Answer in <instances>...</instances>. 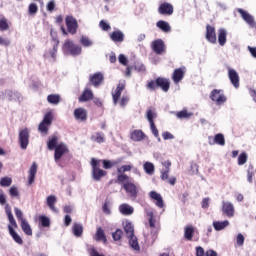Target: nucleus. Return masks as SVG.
I'll return each mask as SVG.
<instances>
[{
	"mask_svg": "<svg viewBox=\"0 0 256 256\" xmlns=\"http://www.w3.org/2000/svg\"><path fill=\"white\" fill-rule=\"evenodd\" d=\"M145 213L148 217V229L150 231V235L152 237V243L157 239V233H159V229H161L159 222L155 218V214L153 213V209L145 208Z\"/></svg>",
	"mask_w": 256,
	"mask_h": 256,
	"instance_id": "f257e3e1",
	"label": "nucleus"
},
{
	"mask_svg": "<svg viewBox=\"0 0 256 256\" xmlns=\"http://www.w3.org/2000/svg\"><path fill=\"white\" fill-rule=\"evenodd\" d=\"M63 51L69 55H72V57H79V55L83 53L81 46L75 44L73 40H66L64 42Z\"/></svg>",
	"mask_w": 256,
	"mask_h": 256,
	"instance_id": "f03ea898",
	"label": "nucleus"
},
{
	"mask_svg": "<svg viewBox=\"0 0 256 256\" xmlns=\"http://www.w3.org/2000/svg\"><path fill=\"white\" fill-rule=\"evenodd\" d=\"M100 163H101V160H97L95 158H92L91 160L92 179H94V181H101V178L107 175V171H104L100 168L101 167Z\"/></svg>",
	"mask_w": 256,
	"mask_h": 256,
	"instance_id": "7ed1b4c3",
	"label": "nucleus"
},
{
	"mask_svg": "<svg viewBox=\"0 0 256 256\" xmlns=\"http://www.w3.org/2000/svg\"><path fill=\"white\" fill-rule=\"evenodd\" d=\"M210 99L213 101V103H215V105H218L219 107L227 103V96H225V92L221 89L212 90L210 93Z\"/></svg>",
	"mask_w": 256,
	"mask_h": 256,
	"instance_id": "20e7f679",
	"label": "nucleus"
},
{
	"mask_svg": "<svg viewBox=\"0 0 256 256\" xmlns=\"http://www.w3.org/2000/svg\"><path fill=\"white\" fill-rule=\"evenodd\" d=\"M31 135V130L29 128H22L19 130L18 143L20 148L25 150L29 147V137Z\"/></svg>",
	"mask_w": 256,
	"mask_h": 256,
	"instance_id": "39448f33",
	"label": "nucleus"
},
{
	"mask_svg": "<svg viewBox=\"0 0 256 256\" xmlns=\"http://www.w3.org/2000/svg\"><path fill=\"white\" fill-rule=\"evenodd\" d=\"M146 119L150 123V129L154 137L158 139V141H161V137H159V130L157 129V126H155V122L153 119H157V113L155 111L149 109L146 112Z\"/></svg>",
	"mask_w": 256,
	"mask_h": 256,
	"instance_id": "423d86ee",
	"label": "nucleus"
},
{
	"mask_svg": "<svg viewBox=\"0 0 256 256\" xmlns=\"http://www.w3.org/2000/svg\"><path fill=\"white\" fill-rule=\"evenodd\" d=\"M51 123H53V112H48L45 114L42 122L39 124L38 131H40L42 135H47V133H49Z\"/></svg>",
	"mask_w": 256,
	"mask_h": 256,
	"instance_id": "0eeeda50",
	"label": "nucleus"
},
{
	"mask_svg": "<svg viewBox=\"0 0 256 256\" xmlns=\"http://www.w3.org/2000/svg\"><path fill=\"white\" fill-rule=\"evenodd\" d=\"M54 151V161L55 163H59L61 157H63L65 153H69V148L67 147V144L60 143L55 147Z\"/></svg>",
	"mask_w": 256,
	"mask_h": 256,
	"instance_id": "6e6552de",
	"label": "nucleus"
},
{
	"mask_svg": "<svg viewBox=\"0 0 256 256\" xmlns=\"http://www.w3.org/2000/svg\"><path fill=\"white\" fill-rule=\"evenodd\" d=\"M237 11L241 15L243 21H245V23H247L249 27H251L252 29H255L256 27L255 17H253V15L249 14V12L241 8H238Z\"/></svg>",
	"mask_w": 256,
	"mask_h": 256,
	"instance_id": "1a4fd4ad",
	"label": "nucleus"
},
{
	"mask_svg": "<svg viewBox=\"0 0 256 256\" xmlns=\"http://www.w3.org/2000/svg\"><path fill=\"white\" fill-rule=\"evenodd\" d=\"M222 213L226 217H235V206L229 201H222Z\"/></svg>",
	"mask_w": 256,
	"mask_h": 256,
	"instance_id": "9d476101",
	"label": "nucleus"
},
{
	"mask_svg": "<svg viewBox=\"0 0 256 256\" xmlns=\"http://www.w3.org/2000/svg\"><path fill=\"white\" fill-rule=\"evenodd\" d=\"M66 27H67L68 33H70L71 35H75V33H77V27H78L77 19H75L73 16H67Z\"/></svg>",
	"mask_w": 256,
	"mask_h": 256,
	"instance_id": "9b49d317",
	"label": "nucleus"
},
{
	"mask_svg": "<svg viewBox=\"0 0 256 256\" xmlns=\"http://www.w3.org/2000/svg\"><path fill=\"white\" fill-rule=\"evenodd\" d=\"M151 47L156 55H163L165 53V42L162 39L154 40Z\"/></svg>",
	"mask_w": 256,
	"mask_h": 256,
	"instance_id": "f8f14e48",
	"label": "nucleus"
},
{
	"mask_svg": "<svg viewBox=\"0 0 256 256\" xmlns=\"http://www.w3.org/2000/svg\"><path fill=\"white\" fill-rule=\"evenodd\" d=\"M187 69L185 67L177 68L174 70L172 74V80L174 81L175 85H179L183 78L185 77Z\"/></svg>",
	"mask_w": 256,
	"mask_h": 256,
	"instance_id": "ddd939ff",
	"label": "nucleus"
},
{
	"mask_svg": "<svg viewBox=\"0 0 256 256\" xmlns=\"http://www.w3.org/2000/svg\"><path fill=\"white\" fill-rule=\"evenodd\" d=\"M206 39L209 43L215 45L217 43V33L215 32V27L211 25L206 26Z\"/></svg>",
	"mask_w": 256,
	"mask_h": 256,
	"instance_id": "4468645a",
	"label": "nucleus"
},
{
	"mask_svg": "<svg viewBox=\"0 0 256 256\" xmlns=\"http://www.w3.org/2000/svg\"><path fill=\"white\" fill-rule=\"evenodd\" d=\"M228 78L230 79V83L235 87V89H239V73L235 71L233 68H228Z\"/></svg>",
	"mask_w": 256,
	"mask_h": 256,
	"instance_id": "2eb2a0df",
	"label": "nucleus"
},
{
	"mask_svg": "<svg viewBox=\"0 0 256 256\" xmlns=\"http://www.w3.org/2000/svg\"><path fill=\"white\" fill-rule=\"evenodd\" d=\"M44 59L50 63H55L57 59V46H53L44 52Z\"/></svg>",
	"mask_w": 256,
	"mask_h": 256,
	"instance_id": "dca6fc26",
	"label": "nucleus"
},
{
	"mask_svg": "<svg viewBox=\"0 0 256 256\" xmlns=\"http://www.w3.org/2000/svg\"><path fill=\"white\" fill-rule=\"evenodd\" d=\"M149 197L152 199V201H156L155 205L158 206L159 209H163L165 207V202L163 201L161 194L157 193L156 191H151L149 193Z\"/></svg>",
	"mask_w": 256,
	"mask_h": 256,
	"instance_id": "f3484780",
	"label": "nucleus"
},
{
	"mask_svg": "<svg viewBox=\"0 0 256 256\" xmlns=\"http://www.w3.org/2000/svg\"><path fill=\"white\" fill-rule=\"evenodd\" d=\"M160 15H171L173 13V5L167 2L162 3L158 8Z\"/></svg>",
	"mask_w": 256,
	"mask_h": 256,
	"instance_id": "a211bd4d",
	"label": "nucleus"
},
{
	"mask_svg": "<svg viewBox=\"0 0 256 256\" xmlns=\"http://www.w3.org/2000/svg\"><path fill=\"white\" fill-rule=\"evenodd\" d=\"M110 39L114 43H123L125 41V34L121 30H115L110 34Z\"/></svg>",
	"mask_w": 256,
	"mask_h": 256,
	"instance_id": "6ab92c4d",
	"label": "nucleus"
},
{
	"mask_svg": "<svg viewBox=\"0 0 256 256\" xmlns=\"http://www.w3.org/2000/svg\"><path fill=\"white\" fill-rule=\"evenodd\" d=\"M37 162H33L28 171V184L33 185L35 183V175H37Z\"/></svg>",
	"mask_w": 256,
	"mask_h": 256,
	"instance_id": "aec40b11",
	"label": "nucleus"
},
{
	"mask_svg": "<svg viewBox=\"0 0 256 256\" xmlns=\"http://www.w3.org/2000/svg\"><path fill=\"white\" fill-rule=\"evenodd\" d=\"M227 35H228L227 29L225 28L218 29V43L220 47H225L227 43Z\"/></svg>",
	"mask_w": 256,
	"mask_h": 256,
	"instance_id": "412c9836",
	"label": "nucleus"
},
{
	"mask_svg": "<svg viewBox=\"0 0 256 256\" xmlns=\"http://www.w3.org/2000/svg\"><path fill=\"white\" fill-rule=\"evenodd\" d=\"M74 118L76 119V121H87V110L84 108L75 109Z\"/></svg>",
	"mask_w": 256,
	"mask_h": 256,
	"instance_id": "4be33fe9",
	"label": "nucleus"
},
{
	"mask_svg": "<svg viewBox=\"0 0 256 256\" xmlns=\"http://www.w3.org/2000/svg\"><path fill=\"white\" fill-rule=\"evenodd\" d=\"M91 99H93V91L89 88H86L79 97L80 103H87V101H91Z\"/></svg>",
	"mask_w": 256,
	"mask_h": 256,
	"instance_id": "5701e85b",
	"label": "nucleus"
},
{
	"mask_svg": "<svg viewBox=\"0 0 256 256\" xmlns=\"http://www.w3.org/2000/svg\"><path fill=\"white\" fill-rule=\"evenodd\" d=\"M123 89H125V84L120 83V84H118L115 92L112 94L114 105H116V103H118V101L121 97V93H123Z\"/></svg>",
	"mask_w": 256,
	"mask_h": 256,
	"instance_id": "b1692460",
	"label": "nucleus"
},
{
	"mask_svg": "<svg viewBox=\"0 0 256 256\" xmlns=\"http://www.w3.org/2000/svg\"><path fill=\"white\" fill-rule=\"evenodd\" d=\"M123 187L131 197H137V186H135V184L127 182L123 185Z\"/></svg>",
	"mask_w": 256,
	"mask_h": 256,
	"instance_id": "393cba45",
	"label": "nucleus"
},
{
	"mask_svg": "<svg viewBox=\"0 0 256 256\" xmlns=\"http://www.w3.org/2000/svg\"><path fill=\"white\" fill-rule=\"evenodd\" d=\"M119 211L122 215L129 216L133 215L135 209L131 205L124 203L119 206Z\"/></svg>",
	"mask_w": 256,
	"mask_h": 256,
	"instance_id": "a878e982",
	"label": "nucleus"
},
{
	"mask_svg": "<svg viewBox=\"0 0 256 256\" xmlns=\"http://www.w3.org/2000/svg\"><path fill=\"white\" fill-rule=\"evenodd\" d=\"M46 203L51 211L54 213H59V210L55 207V203H57V197L55 195L48 196L46 198Z\"/></svg>",
	"mask_w": 256,
	"mask_h": 256,
	"instance_id": "bb28decb",
	"label": "nucleus"
},
{
	"mask_svg": "<svg viewBox=\"0 0 256 256\" xmlns=\"http://www.w3.org/2000/svg\"><path fill=\"white\" fill-rule=\"evenodd\" d=\"M156 85L158 87H161L162 91H164L165 93H167V91H169V87H170L169 79L157 78L156 79Z\"/></svg>",
	"mask_w": 256,
	"mask_h": 256,
	"instance_id": "cd10ccee",
	"label": "nucleus"
},
{
	"mask_svg": "<svg viewBox=\"0 0 256 256\" xmlns=\"http://www.w3.org/2000/svg\"><path fill=\"white\" fill-rule=\"evenodd\" d=\"M130 139L136 142L143 141L145 139V133L142 130H134L130 134Z\"/></svg>",
	"mask_w": 256,
	"mask_h": 256,
	"instance_id": "c85d7f7f",
	"label": "nucleus"
},
{
	"mask_svg": "<svg viewBox=\"0 0 256 256\" xmlns=\"http://www.w3.org/2000/svg\"><path fill=\"white\" fill-rule=\"evenodd\" d=\"M5 95L9 101H21L22 99L21 93L13 90H6Z\"/></svg>",
	"mask_w": 256,
	"mask_h": 256,
	"instance_id": "c756f323",
	"label": "nucleus"
},
{
	"mask_svg": "<svg viewBox=\"0 0 256 256\" xmlns=\"http://www.w3.org/2000/svg\"><path fill=\"white\" fill-rule=\"evenodd\" d=\"M20 225L25 235H28V237H31V235H33V229L31 228V225L27 220H22V222H20Z\"/></svg>",
	"mask_w": 256,
	"mask_h": 256,
	"instance_id": "7c9ffc66",
	"label": "nucleus"
},
{
	"mask_svg": "<svg viewBox=\"0 0 256 256\" xmlns=\"http://www.w3.org/2000/svg\"><path fill=\"white\" fill-rule=\"evenodd\" d=\"M193 235H195V227L188 225L184 228V237L187 241H193Z\"/></svg>",
	"mask_w": 256,
	"mask_h": 256,
	"instance_id": "2f4dec72",
	"label": "nucleus"
},
{
	"mask_svg": "<svg viewBox=\"0 0 256 256\" xmlns=\"http://www.w3.org/2000/svg\"><path fill=\"white\" fill-rule=\"evenodd\" d=\"M156 27H158V29H161L163 31V33L171 32V25H169V22H167V21L159 20L156 23Z\"/></svg>",
	"mask_w": 256,
	"mask_h": 256,
	"instance_id": "473e14b6",
	"label": "nucleus"
},
{
	"mask_svg": "<svg viewBox=\"0 0 256 256\" xmlns=\"http://www.w3.org/2000/svg\"><path fill=\"white\" fill-rule=\"evenodd\" d=\"M213 227H214L215 231H223V229L229 227V220L214 221Z\"/></svg>",
	"mask_w": 256,
	"mask_h": 256,
	"instance_id": "72a5a7b5",
	"label": "nucleus"
},
{
	"mask_svg": "<svg viewBox=\"0 0 256 256\" xmlns=\"http://www.w3.org/2000/svg\"><path fill=\"white\" fill-rule=\"evenodd\" d=\"M143 170L146 175H155V165L151 162H144Z\"/></svg>",
	"mask_w": 256,
	"mask_h": 256,
	"instance_id": "f704fd0d",
	"label": "nucleus"
},
{
	"mask_svg": "<svg viewBox=\"0 0 256 256\" xmlns=\"http://www.w3.org/2000/svg\"><path fill=\"white\" fill-rule=\"evenodd\" d=\"M90 81H92V84L94 85V87H99V85H101V83H103V74L102 73H96L94 74Z\"/></svg>",
	"mask_w": 256,
	"mask_h": 256,
	"instance_id": "c9c22d12",
	"label": "nucleus"
},
{
	"mask_svg": "<svg viewBox=\"0 0 256 256\" xmlns=\"http://www.w3.org/2000/svg\"><path fill=\"white\" fill-rule=\"evenodd\" d=\"M124 231L127 237H133L135 235V229L133 228V224L129 221L124 223Z\"/></svg>",
	"mask_w": 256,
	"mask_h": 256,
	"instance_id": "e433bc0d",
	"label": "nucleus"
},
{
	"mask_svg": "<svg viewBox=\"0 0 256 256\" xmlns=\"http://www.w3.org/2000/svg\"><path fill=\"white\" fill-rule=\"evenodd\" d=\"M129 239V245L134 251H141V247H139V241L137 240V237L135 235L128 236Z\"/></svg>",
	"mask_w": 256,
	"mask_h": 256,
	"instance_id": "4c0bfd02",
	"label": "nucleus"
},
{
	"mask_svg": "<svg viewBox=\"0 0 256 256\" xmlns=\"http://www.w3.org/2000/svg\"><path fill=\"white\" fill-rule=\"evenodd\" d=\"M72 232L76 237H81V235H83V224L74 223L72 226Z\"/></svg>",
	"mask_w": 256,
	"mask_h": 256,
	"instance_id": "58836bf2",
	"label": "nucleus"
},
{
	"mask_svg": "<svg viewBox=\"0 0 256 256\" xmlns=\"http://www.w3.org/2000/svg\"><path fill=\"white\" fill-rule=\"evenodd\" d=\"M95 239L97 241H103V243H107V236H105V231L103 230V228H97Z\"/></svg>",
	"mask_w": 256,
	"mask_h": 256,
	"instance_id": "ea45409f",
	"label": "nucleus"
},
{
	"mask_svg": "<svg viewBox=\"0 0 256 256\" xmlns=\"http://www.w3.org/2000/svg\"><path fill=\"white\" fill-rule=\"evenodd\" d=\"M47 101L50 105H59L61 102V96H59V94H50L47 97Z\"/></svg>",
	"mask_w": 256,
	"mask_h": 256,
	"instance_id": "a19ab883",
	"label": "nucleus"
},
{
	"mask_svg": "<svg viewBox=\"0 0 256 256\" xmlns=\"http://www.w3.org/2000/svg\"><path fill=\"white\" fill-rule=\"evenodd\" d=\"M9 234L12 237V239L15 241V243H17L18 245H23V238H21V236H19V234L15 232V230H13V228L11 227H10Z\"/></svg>",
	"mask_w": 256,
	"mask_h": 256,
	"instance_id": "79ce46f5",
	"label": "nucleus"
},
{
	"mask_svg": "<svg viewBox=\"0 0 256 256\" xmlns=\"http://www.w3.org/2000/svg\"><path fill=\"white\" fill-rule=\"evenodd\" d=\"M176 117L178 119H190V117H193V112H189L184 109L182 111L176 112Z\"/></svg>",
	"mask_w": 256,
	"mask_h": 256,
	"instance_id": "37998d69",
	"label": "nucleus"
},
{
	"mask_svg": "<svg viewBox=\"0 0 256 256\" xmlns=\"http://www.w3.org/2000/svg\"><path fill=\"white\" fill-rule=\"evenodd\" d=\"M59 141V138L57 136H52L51 138H49V141L47 143V147L49 149V151H53V149H55V147H57V144Z\"/></svg>",
	"mask_w": 256,
	"mask_h": 256,
	"instance_id": "c03bdc74",
	"label": "nucleus"
},
{
	"mask_svg": "<svg viewBox=\"0 0 256 256\" xmlns=\"http://www.w3.org/2000/svg\"><path fill=\"white\" fill-rule=\"evenodd\" d=\"M11 27V23L7 20V18H0V31H9Z\"/></svg>",
	"mask_w": 256,
	"mask_h": 256,
	"instance_id": "a18cd8bd",
	"label": "nucleus"
},
{
	"mask_svg": "<svg viewBox=\"0 0 256 256\" xmlns=\"http://www.w3.org/2000/svg\"><path fill=\"white\" fill-rule=\"evenodd\" d=\"M214 137H215L216 145H220V147H224L225 136L222 133H218Z\"/></svg>",
	"mask_w": 256,
	"mask_h": 256,
	"instance_id": "49530a36",
	"label": "nucleus"
},
{
	"mask_svg": "<svg viewBox=\"0 0 256 256\" xmlns=\"http://www.w3.org/2000/svg\"><path fill=\"white\" fill-rule=\"evenodd\" d=\"M39 222L43 227H51V220L45 215L39 216Z\"/></svg>",
	"mask_w": 256,
	"mask_h": 256,
	"instance_id": "de8ad7c7",
	"label": "nucleus"
},
{
	"mask_svg": "<svg viewBox=\"0 0 256 256\" xmlns=\"http://www.w3.org/2000/svg\"><path fill=\"white\" fill-rule=\"evenodd\" d=\"M80 43L83 45V47H92L93 46V41L89 39L87 36H82L80 38Z\"/></svg>",
	"mask_w": 256,
	"mask_h": 256,
	"instance_id": "09e8293b",
	"label": "nucleus"
},
{
	"mask_svg": "<svg viewBox=\"0 0 256 256\" xmlns=\"http://www.w3.org/2000/svg\"><path fill=\"white\" fill-rule=\"evenodd\" d=\"M93 141L96 143H105V134L103 133H96L92 136Z\"/></svg>",
	"mask_w": 256,
	"mask_h": 256,
	"instance_id": "8fccbe9b",
	"label": "nucleus"
},
{
	"mask_svg": "<svg viewBox=\"0 0 256 256\" xmlns=\"http://www.w3.org/2000/svg\"><path fill=\"white\" fill-rule=\"evenodd\" d=\"M245 245V236L243 234L238 233L236 236V247H243Z\"/></svg>",
	"mask_w": 256,
	"mask_h": 256,
	"instance_id": "3c124183",
	"label": "nucleus"
},
{
	"mask_svg": "<svg viewBox=\"0 0 256 256\" xmlns=\"http://www.w3.org/2000/svg\"><path fill=\"white\" fill-rule=\"evenodd\" d=\"M247 159L248 156L245 152H242L239 156H238V165H245L247 163Z\"/></svg>",
	"mask_w": 256,
	"mask_h": 256,
	"instance_id": "603ef678",
	"label": "nucleus"
},
{
	"mask_svg": "<svg viewBox=\"0 0 256 256\" xmlns=\"http://www.w3.org/2000/svg\"><path fill=\"white\" fill-rule=\"evenodd\" d=\"M253 175H255V173L253 172V165H249V167L247 169V181H248V183H253Z\"/></svg>",
	"mask_w": 256,
	"mask_h": 256,
	"instance_id": "864d4df0",
	"label": "nucleus"
},
{
	"mask_svg": "<svg viewBox=\"0 0 256 256\" xmlns=\"http://www.w3.org/2000/svg\"><path fill=\"white\" fill-rule=\"evenodd\" d=\"M14 213H15L18 221H20V223L27 220V219L23 218V211H21V209L15 207Z\"/></svg>",
	"mask_w": 256,
	"mask_h": 256,
	"instance_id": "5fc2aeb1",
	"label": "nucleus"
},
{
	"mask_svg": "<svg viewBox=\"0 0 256 256\" xmlns=\"http://www.w3.org/2000/svg\"><path fill=\"white\" fill-rule=\"evenodd\" d=\"M9 220V224H8V231L10 232V227L13 231H15V229H17V221L15 220V217H11V218H8Z\"/></svg>",
	"mask_w": 256,
	"mask_h": 256,
	"instance_id": "6e6d98bb",
	"label": "nucleus"
},
{
	"mask_svg": "<svg viewBox=\"0 0 256 256\" xmlns=\"http://www.w3.org/2000/svg\"><path fill=\"white\" fill-rule=\"evenodd\" d=\"M121 237H123V231L121 229H117L112 233V239H114V241H120Z\"/></svg>",
	"mask_w": 256,
	"mask_h": 256,
	"instance_id": "4d7b16f0",
	"label": "nucleus"
},
{
	"mask_svg": "<svg viewBox=\"0 0 256 256\" xmlns=\"http://www.w3.org/2000/svg\"><path fill=\"white\" fill-rule=\"evenodd\" d=\"M99 27L102 31H110L111 30V25L107 23L105 20H101L99 23Z\"/></svg>",
	"mask_w": 256,
	"mask_h": 256,
	"instance_id": "13d9d810",
	"label": "nucleus"
},
{
	"mask_svg": "<svg viewBox=\"0 0 256 256\" xmlns=\"http://www.w3.org/2000/svg\"><path fill=\"white\" fill-rule=\"evenodd\" d=\"M11 183L12 180L9 177H4L0 180L1 187H10Z\"/></svg>",
	"mask_w": 256,
	"mask_h": 256,
	"instance_id": "bf43d9fd",
	"label": "nucleus"
},
{
	"mask_svg": "<svg viewBox=\"0 0 256 256\" xmlns=\"http://www.w3.org/2000/svg\"><path fill=\"white\" fill-rule=\"evenodd\" d=\"M50 35H51L52 41H54V46L59 47V38H57V32L51 29Z\"/></svg>",
	"mask_w": 256,
	"mask_h": 256,
	"instance_id": "052dcab7",
	"label": "nucleus"
},
{
	"mask_svg": "<svg viewBox=\"0 0 256 256\" xmlns=\"http://www.w3.org/2000/svg\"><path fill=\"white\" fill-rule=\"evenodd\" d=\"M28 11L30 15H35L37 11H39V8L37 7V4L31 3L29 5Z\"/></svg>",
	"mask_w": 256,
	"mask_h": 256,
	"instance_id": "680f3d73",
	"label": "nucleus"
},
{
	"mask_svg": "<svg viewBox=\"0 0 256 256\" xmlns=\"http://www.w3.org/2000/svg\"><path fill=\"white\" fill-rule=\"evenodd\" d=\"M88 253L90 256H105L103 254H99V252L95 249L94 246H89L88 247Z\"/></svg>",
	"mask_w": 256,
	"mask_h": 256,
	"instance_id": "e2e57ef3",
	"label": "nucleus"
},
{
	"mask_svg": "<svg viewBox=\"0 0 256 256\" xmlns=\"http://www.w3.org/2000/svg\"><path fill=\"white\" fill-rule=\"evenodd\" d=\"M9 194L11 197H19V189L16 186H11L9 189Z\"/></svg>",
	"mask_w": 256,
	"mask_h": 256,
	"instance_id": "0e129e2a",
	"label": "nucleus"
},
{
	"mask_svg": "<svg viewBox=\"0 0 256 256\" xmlns=\"http://www.w3.org/2000/svg\"><path fill=\"white\" fill-rule=\"evenodd\" d=\"M133 169V166L131 165H123L117 169L118 173H127V171H131Z\"/></svg>",
	"mask_w": 256,
	"mask_h": 256,
	"instance_id": "69168bd1",
	"label": "nucleus"
},
{
	"mask_svg": "<svg viewBox=\"0 0 256 256\" xmlns=\"http://www.w3.org/2000/svg\"><path fill=\"white\" fill-rule=\"evenodd\" d=\"M0 45L3 47H9L11 45V40L9 38H4L3 36H0Z\"/></svg>",
	"mask_w": 256,
	"mask_h": 256,
	"instance_id": "338daca9",
	"label": "nucleus"
},
{
	"mask_svg": "<svg viewBox=\"0 0 256 256\" xmlns=\"http://www.w3.org/2000/svg\"><path fill=\"white\" fill-rule=\"evenodd\" d=\"M117 180L119 181V183H125L129 181V176H127L126 174L120 173L117 177Z\"/></svg>",
	"mask_w": 256,
	"mask_h": 256,
	"instance_id": "774afa93",
	"label": "nucleus"
}]
</instances>
